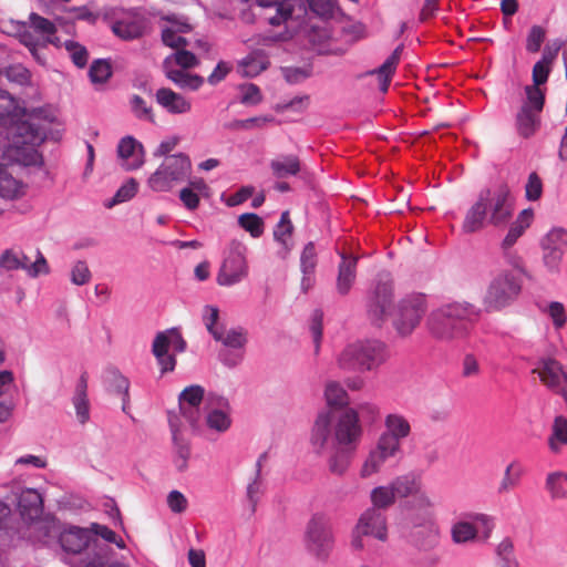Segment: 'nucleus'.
Returning a JSON list of instances; mask_svg holds the SVG:
<instances>
[{
  "label": "nucleus",
  "instance_id": "nucleus-1",
  "mask_svg": "<svg viewBox=\"0 0 567 567\" xmlns=\"http://www.w3.org/2000/svg\"><path fill=\"white\" fill-rule=\"evenodd\" d=\"M19 111L16 100L0 90V120L7 126L9 147L25 165L37 164L40 155L35 147L47 138V126L52 120L41 109L23 112L22 116H19Z\"/></svg>",
  "mask_w": 567,
  "mask_h": 567
},
{
  "label": "nucleus",
  "instance_id": "nucleus-2",
  "mask_svg": "<svg viewBox=\"0 0 567 567\" xmlns=\"http://www.w3.org/2000/svg\"><path fill=\"white\" fill-rule=\"evenodd\" d=\"M514 204L506 184L484 188L465 214L462 229L466 234L483 230L487 225L504 227L513 216Z\"/></svg>",
  "mask_w": 567,
  "mask_h": 567
},
{
  "label": "nucleus",
  "instance_id": "nucleus-3",
  "mask_svg": "<svg viewBox=\"0 0 567 567\" xmlns=\"http://www.w3.org/2000/svg\"><path fill=\"white\" fill-rule=\"evenodd\" d=\"M390 486L395 497L406 498L412 496L410 502L412 513V523L416 527H422L413 534L415 544L422 549L434 547L439 540V529L432 522V502L430 497L421 489V480L408 473L395 477Z\"/></svg>",
  "mask_w": 567,
  "mask_h": 567
},
{
  "label": "nucleus",
  "instance_id": "nucleus-4",
  "mask_svg": "<svg viewBox=\"0 0 567 567\" xmlns=\"http://www.w3.org/2000/svg\"><path fill=\"white\" fill-rule=\"evenodd\" d=\"M480 316V310L467 301H453L433 309L426 328L430 336L445 343L466 339Z\"/></svg>",
  "mask_w": 567,
  "mask_h": 567
},
{
  "label": "nucleus",
  "instance_id": "nucleus-5",
  "mask_svg": "<svg viewBox=\"0 0 567 567\" xmlns=\"http://www.w3.org/2000/svg\"><path fill=\"white\" fill-rule=\"evenodd\" d=\"M361 434L357 411L348 409L336 417L333 411L324 410L315 421L310 442L316 453L321 454L330 442L332 446L357 449Z\"/></svg>",
  "mask_w": 567,
  "mask_h": 567
},
{
  "label": "nucleus",
  "instance_id": "nucleus-6",
  "mask_svg": "<svg viewBox=\"0 0 567 567\" xmlns=\"http://www.w3.org/2000/svg\"><path fill=\"white\" fill-rule=\"evenodd\" d=\"M18 507L21 516L32 522L29 527L30 536L33 537L34 540L41 542L50 547L61 548L64 554V561L69 563L71 529L64 528L55 518L35 520L43 512L41 494L33 488L22 491L18 499Z\"/></svg>",
  "mask_w": 567,
  "mask_h": 567
},
{
  "label": "nucleus",
  "instance_id": "nucleus-7",
  "mask_svg": "<svg viewBox=\"0 0 567 567\" xmlns=\"http://www.w3.org/2000/svg\"><path fill=\"white\" fill-rule=\"evenodd\" d=\"M388 359V350L378 340H359L348 344L338 355L341 370L365 372L378 369Z\"/></svg>",
  "mask_w": 567,
  "mask_h": 567
},
{
  "label": "nucleus",
  "instance_id": "nucleus-8",
  "mask_svg": "<svg viewBox=\"0 0 567 567\" xmlns=\"http://www.w3.org/2000/svg\"><path fill=\"white\" fill-rule=\"evenodd\" d=\"M192 161L185 153L165 156L156 171L151 174L147 185L153 192L166 193L190 177Z\"/></svg>",
  "mask_w": 567,
  "mask_h": 567
},
{
  "label": "nucleus",
  "instance_id": "nucleus-9",
  "mask_svg": "<svg viewBox=\"0 0 567 567\" xmlns=\"http://www.w3.org/2000/svg\"><path fill=\"white\" fill-rule=\"evenodd\" d=\"M522 291V280L511 270H503L488 284L483 296L486 312H494L509 306Z\"/></svg>",
  "mask_w": 567,
  "mask_h": 567
},
{
  "label": "nucleus",
  "instance_id": "nucleus-10",
  "mask_svg": "<svg viewBox=\"0 0 567 567\" xmlns=\"http://www.w3.org/2000/svg\"><path fill=\"white\" fill-rule=\"evenodd\" d=\"M427 310L426 296L411 293L402 298L394 310L393 327L399 336L405 338L421 323Z\"/></svg>",
  "mask_w": 567,
  "mask_h": 567
},
{
  "label": "nucleus",
  "instance_id": "nucleus-11",
  "mask_svg": "<svg viewBox=\"0 0 567 567\" xmlns=\"http://www.w3.org/2000/svg\"><path fill=\"white\" fill-rule=\"evenodd\" d=\"M246 250V246L239 240L234 239L229 243L216 276L219 286H235L248 276Z\"/></svg>",
  "mask_w": 567,
  "mask_h": 567
},
{
  "label": "nucleus",
  "instance_id": "nucleus-12",
  "mask_svg": "<svg viewBox=\"0 0 567 567\" xmlns=\"http://www.w3.org/2000/svg\"><path fill=\"white\" fill-rule=\"evenodd\" d=\"M544 105V90H537L536 87L529 90L528 96H526L515 116V128L520 137L530 138L537 133L542 123L540 114Z\"/></svg>",
  "mask_w": 567,
  "mask_h": 567
},
{
  "label": "nucleus",
  "instance_id": "nucleus-13",
  "mask_svg": "<svg viewBox=\"0 0 567 567\" xmlns=\"http://www.w3.org/2000/svg\"><path fill=\"white\" fill-rule=\"evenodd\" d=\"M363 536H371L380 542L388 540L386 516L378 508H367L360 515L352 532L351 547L353 550L364 548Z\"/></svg>",
  "mask_w": 567,
  "mask_h": 567
},
{
  "label": "nucleus",
  "instance_id": "nucleus-14",
  "mask_svg": "<svg viewBox=\"0 0 567 567\" xmlns=\"http://www.w3.org/2000/svg\"><path fill=\"white\" fill-rule=\"evenodd\" d=\"M542 261L548 274H560L564 255L567 249V229L554 227L540 239Z\"/></svg>",
  "mask_w": 567,
  "mask_h": 567
},
{
  "label": "nucleus",
  "instance_id": "nucleus-15",
  "mask_svg": "<svg viewBox=\"0 0 567 567\" xmlns=\"http://www.w3.org/2000/svg\"><path fill=\"white\" fill-rule=\"evenodd\" d=\"M308 549L318 558H326L333 547V536L329 519L320 514L313 515L306 532Z\"/></svg>",
  "mask_w": 567,
  "mask_h": 567
},
{
  "label": "nucleus",
  "instance_id": "nucleus-16",
  "mask_svg": "<svg viewBox=\"0 0 567 567\" xmlns=\"http://www.w3.org/2000/svg\"><path fill=\"white\" fill-rule=\"evenodd\" d=\"M540 382L567 404V369L556 359L542 360L533 370Z\"/></svg>",
  "mask_w": 567,
  "mask_h": 567
},
{
  "label": "nucleus",
  "instance_id": "nucleus-17",
  "mask_svg": "<svg viewBox=\"0 0 567 567\" xmlns=\"http://www.w3.org/2000/svg\"><path fill=\"white\" fill-rule=\"evenodd\" d=\"M111 29L120 39L131 41L145 34L147 20L136 10L122 11L114 16Z\"/></svg>",
  "mask_w": 567,
  "mask_h": 567
},
{
  "label": "nucleus",
  "instance_id": "nucleus-18",
  "mask_svg": "<svg viewBox=\"0 0 567 567\" xmlns=\"http://www.w3.org/2000/svg\"><path fill=\"white\" fill-rule=\"evenodd\" d=\"M205 390L202 385L186 386L178 396L179 410L193 429H196L200 420L199 406L203 402Z\"/></svg>",
  "mask_w": 567,
  "mask_h": 567
},
{
  "label": "nucleus",
  "instance_id": "nucleus-19",
  "mask_svg": "<svg viewBox=\"0 0 567 567\" xmlns=\"http://www.w3.org/2000/svg\"><path fill=\"white\" fill-rule=\"evenodd\" d=\"M400 449L401 447L391 443L389 439L385 440L380 437L375 449L369 453L367 460L364 461L360 470V476L362 478H367L378 473L389 458L396 455Z\"/></svg>",
  "mask_w": 567,
  "mask_h": 567
},
{
  "label": "nucleus",
  "instance_id": "nucleus-20",
  "mask_svg": "<svg viewBox=\"0 0 567 567\" xmlns=\"http://www.w3.org/2000/svg\"><path fill=\"white\" fill-rule=\"evenodd\" d=\"M393 296L392 285L389 282H379L375 287L373 297L368 305V313L374 324L380 326L391 307Z\"/></svg>",
  "mask_w": 567,
  "mask_h": 567
},
{
  "label": "nucleus",
  "instance_id": "nucleus-21",
  "mask_svg": "<svg viewBox=\"0 0 567 567\" xmlns=\"http://www.w3.org/2000/svg\"><path fill=\"white\" fill-rule=\"evenodd\" d=\"M169 427L174 445V464L179 472H184L190 457V444L183 435L176 416L169 417Z\"/></svg>",
  "mask_w": 567,
  "mask_h": 567
},
{
  "label": "nucleus",
  "instance_id": "nucleus-22",
  "mask_svg": "<svg viewBox=\"0 0 567 567\" xmlns=\"http://www.w3.org/2000/svg\"><path fill=\"white\" fill-rule=\"evenodd\" d=\"M167 24L162 28V41L166 47L181 49L187 45V41L181 33L190 31L187 22L178 21L175 17L164 19Z\"/></svg>",
  "mask_w": 567,
  "mask_h": 567
},
{
  "label": "nucleus",
  "instance_id": "nucleus-23",
  "mask_svg": "<svg viewBox=\"0 0 567 567\" xmlns=\"http://www.w3.org/2000/svg\"><path fill=\"white\" fill-rule=\"evenodd\" d=\"M155 99L169 114H185L192 109V103L187 99L168 87L158 89Z\"/></svg>",
  "mask_w": 567,
  "mask_h": 567
},
{
  "label": "nucleus",
  "instance_id": "nucleus-24",
  "mask_svg": "<svg viewBox=\"0 0 567 567\" xmlns=\"http://www.w3.org/2000/svg\"><path fill=\"white\" fill-rule=\"evenodd\" d=\"M118 157L126 169H136L143 164V146L134 137H123L117 145Z\"/></svg>",
  "mask_w": 567,
  "mask_h": 567
},
{
  "label": "nucleus",
  "instance_id": "nucleus-25",
  "mask_svg": "<svg viewBox=\"0 0 567 567\" xmlns=\"http://www.w3.org/2000/svg\"><path fill=\"white\" fill-rule=\"evenodd\" d=\"M384 425L386 431L380 437L389 439L391 443L401 447V441L411 433L409 421L401 414H389L385 417Z\"/></svg>",
  "mask_w": 567,
  "mask_h": 567
},
{
  "label": "nucleus",
  "instance_id": "nucleus-26",
  "mask_svg": "<svg viewBox=\"0 0 567 567\" xmlns=\"http://www.w3.org/2000/svg\"><path fill=\"white\" fill-rule=\"evenodd\" d=\"M358 258L341 254V262L338 267L337 291L341 296L349 293L357 277Z\"/></svg>",
  "mask_w": 567,
  "mask_h": 567
},
{
  "label": "nucleus",
  "instance_id": "nucleus-27",
  "mask_svg": "<svg viewBox=\"0 0 567 567\" xmlns=\"http://www.w3.org/2000/svg\"><path fill=\"white\" fill-rule=\"evenodd\" d=\"M163 69L167 79L174 82L181 89H188L190 91L198 90L203 83L204 79L197 74H190L185 72L184 70L173 69L171 58H166L163 62Z\"/></svg>",
  "mask_w": 567,
  "mask_h": 567
},
{
  "label": "nucleus",
  "instance_id": "nucleus-28",
  "mask_svg": "<svg viewBox=\"0 0 567 567\" xmlns=\"http://www.w3.org/2000/svg\"><path fill=\"white\" fill-rule=\"evenodd\" d=\"M75 399L73 405L75 409L76 421L84 425L90 421L91 416V404L87 398V374L82 373L75 389Z\"/></svg>",
  "mask_w": 567,
  "mask_h": 567
},
{
  "label": "nucleus",
  "instance_id": "nucleus-29",
  "mask_svg": "<svg viewBox=\"0 0 567 567\" xmlns=\"http://www.w3.org/2000/svg\"><path fill=\"white\" fill-rule=\"evenodd\" d=\"M403 52V45L400 44L394 49L391 55L380 65L378 69L370 72V74H377L379 79L380 90L385 93L389 90L392 78L400 63L401 55Z\"/></svg>",
  "mask_w": 567,
  "mask_h": 567
},
{
  "label": "nucleus",
  "instance_id": "nucleus-30",
  "mask_svg": "<svg viewBox=\"0 0 567 567\" xmlns=\"http://www.w3.org/2000/svg\"><path fill=\"white\" fill-rule=\"evenodd\" d=\"M548 449L554 454H559L567 446V417L564 415L555 416L550 434L547 439Z\"/></svg>",
  "mask_w": 567,
  "mask_h": 567
},
{
  "label": "nucleus",
  "instance_id": "nucleus-31",
  "mask_svg": "<svg viewBox=\"0 0 567 567\" xmlns=\"http://www.w3.org/2000/svg\"><path fill=\"white\" fill-rule=\"evenodd\" d=\"M24 193V184L14 178L7 167L0 165V196L6 199H17Z\"/></svg>",
  "mask_w": 567,
  "mask_h": 567
},
{
  "label": "nucleus",
  "instance_id": "nucleus-32",
  "mask_svg": "<svg viewBox=\"0 0 567 567\" xmlns=\"http://www.w3.org/2000/svg\"><path fill=\"white\" fill-rule=\"evenodd\" d=\"M333 451L328 460L330 473L341 476L343 475L351 463V457L355 449L346 446H332Z\"/></svg>",
  "mask_w": 567,
  "mask_h": 567
},
{
  "label": "nucleus",
  "instance_id": "nucleus-33",
  "mask_svg": "<svg viewBox=\"0 0 567 567\" xmlns=\"http://www.w3.org/2000/svg\"><path fill=\"white\" fill-rule=\"evenodd\" d=\"M532 219V210L525 209L520 212L516 220L511 224L505 238L501 243V246L513 247L518 238L523 236L526 229L530 226Z\"/></svg>",
  "mask_w": 567,
  "mask_h": 567
},
{
  "label": "nucleus",
  "instance_id": "nucleus-34",
  "mask_svg": "<svg viewBox=\"0 0 567 567\" xmlns=\"http://www.w3.org/2000/svg\"><path fill=\"white\" fill-rule=\"evenodd\" d=\"M545 488L554 501L567 499V473L554 471L547 474Z\"/></svg>",
  "mask_w": 567,
  "mask_h": 567
},
{
  "label": "nucleus",
  "instance_id": "nucleus-35",
  "mask_svg": "<svg viewBox=\"0 0 567 567\" xmlns=\"http://www.w3.org/2000/svg\"><path fill=\"white\" fill-rule=\"evenodd\" d=\"M30 28L34 30L43 40L54 45H59V39L54 35L56 32L55 24L47 18L32 12L29 16Z\"/></svg>",
  "mask_w": 567,
  "mask_h": 567
},
{
  "label": "nucleus",
  "instance_id": "nucleus-36",
  "mask_svg": "<svg viewBox=\"0 0 567 567\" xmlns=\"http://www.w3.org/2000/svg\"><path fill=\"white\" fill-rule=\"evenodd\" d=\"M270 168L277 178L295 176L300 172V161L296 155H284L272 159Z\"/></svg>",
  "mask_w": 567,
  "mask_h": 567
},
{
  "label": "nucleus",
  "instance_id": "nucleus-37",
  "mask_svg": "<svg viewBox=\"0 0 567 567\" xmlns=\"http://www.w3.org/2000/svg\"><path fill=\"white\" fill-rule=\"evenodd\" d=\"M495 558L499 567H519L511 537H504L495 547Z\"/></svg>",
  "mask_w": 567,
  "mask_h": 567
},
{
  "label": "nucleus",
  "instance_id": "nucleus-38",
  "mask_svg": "<svg viewBox=\"0 0 567 567\" xmlns=\"http://www.w3.org/2000/svg\"><path fill=\"white\" fill-rule=\"evenodd\" d=\"M524 468L518 462H512L505 468L503 478L498 486V493L505 494L516 488L519 485Z\"/></svg>",
  "mask_w": 567,
  "mask_h": 567
},
{
  "label": "nucleus",
  "instance_id": "nucleus-39",
  "mask_svg": "<svg viewBox=\"0 0 567 567\" xmlns=\"http://www.w3.org/2000/svg\"><path fill=\"white\" fill-rule=\"evenodd\" d=\"M22 266L20 269L27 271L30 277H38L49 272V266L43 255L35 250L33 256L22 252Z\"/></svg>",
  "mask_w": 567,
  "mask_h": 567
},
{
  "label": "nucleus",
  "instance_id": "nucleus-40",
  "mask_svg": "<svg viewBox=\"0 0 567 567\" xmlns=\"http://www.w3.org/2000/svg\"><path fill=\"white\" fill-rule=\"evenodd\" d=\"M269 61L260 54H250L239 64V72L243 76L255 78L267 70Z\"/></svg>",
  "mask_w": 567,
  "mask_h": 567
},
{
  "label": "nucleus",
  "instance_id": "nucleus-41",
  "mask_svg": "<svg viewBox=\"0 0 567 567\" xmlns=\"http://www.w3.org/2000/svg\"><path fill=\"white\" fill-rule=\"evenodd\" d=\"M396 497L390 484L374 487L370 493L371 508H378L380 512L391 507Z\"/></svg>",
  "mask_w": 567,
  "mask_h": 567
},
{
  "label": "nucleus",
  "instance_id": "nucleus-42",
  "mask_svg": "<svg viewBox=\"0 0 567 567\" xmlns=\"http://www.w3.org/2000/svg\"><path fill=\"white\" fill-rule=\"evenodd\" d=\"M213 338L224 346L235 349L243 348L247 342V333L243 328L230 329L228 331L221 329L217 333H214Z\"/></svg>",
  "mask_w": 567,
  "mask_h": 567
},
{
  "label": "nucleus",
  "instance_id": "nucleus-43",
  "mask_svg": "<svg viewBox=\"0 0 567 567\" xmlns=\"http://www.w3.org/2000/svg\"><path fill=\"white\" fill-rule=\"evenodd\" d=\"M452 539L456 544L474 540L478 536V528L470 520L457 522L452 527Z\"/></svg>",
  "mask_w": 567,
  "mask_h": 567
},
{
  "label": "nucleus",
  "instance_id": "nucleus-44",
  "mask_svg": "<svg viewBox=\"0 0 567 567\" xmlns=\"http://www.w3.org/2000/svg\"><path fill=\"white\" fill-rule=\"evenodd\" d=\"M95 543L92 524L89 527L73 526V554L80 553Z\"/></svg>",
  "mask_w": 567,
  "mask_h": 567
},
{
  "label": "nucleus",
  "instance_id": "nucleus-45",
  "mask_svg": "<svg viewBox=\"0 0 567 567\" xmlns=\"http://www.w3.org/2000/svg\"><path fill=\"white\" fill-rule=\"evenodd\" d=\"M468 519L478 528V536L481 540L487 542L495 528V520L492 516L483 513H475L468 515Z\"/></svg>",
  "mask_w": 567,
  "mask_h": 567
},
{
  "label": "nucleus",
  "instance_id": "nucleus-46",
  "mask_svg": "<svg viewBox=\"0 0 567 567\" xmlns=\"http://www.w3.org/2000/svg\"><path fill=\"white\" fill-rule=\"evenodd\" d=\"M502 256L505 261V264L509 267H512L514 270L519 272L520 275L525 276L526 278L530 279V275L526 269L525 260L520 256V254L513 249V247H505L501 246Z\"/></svg>",
  "mask_w": 567,
  "mask_h": 567
},
{
  "label": "nucleus",
  "instance_id": "nucleus-47",
  "mask_svg": "<svg viewBox=\"0 0 567 567\" xmlns=\"http://www.w3.org/2000/svg\"><path fill=\"white\" fill-rule=\"evenodd\" d=\"M324 396L329 406H342L348 403L346 390L336 381L327 383Z\"/></svg>",
  "mask_w": 567,
  "mask_h": 567
},
{
  "label": "nucleus",
  "instance_id": "nucleus-48",
  "mask_svg": "<svg viewBox=\"0 0 567 567\" xmlns=\"http://www.w3.org/2000/svg\"><path fill=\"white\" fill-rule=\"evenodd\" d=\"M138 189V183L134 178H130L123 184L110 202L105 204L106 207L112 208L115 205L132 199Z\"/></svg>",
  "mask_w": 567,
  "mask_h": 567
},
{
  "label": "nucleus",
  "instance_id": "nucleus-49",
  "mask_svg": "<svg viewBox=\"0 0 567 567\" xmlns=\"http://www.w3.org/2000/svg\"><path fill=\"white\" fill-rule=\"evenodd\" d=\"M267 460V454L262 453L259 455L257 463H256V477L247 487V497L249 502L252 505V509L255 511V506L258 502V496L261 494V480H260V473L264 462Z\"/></svg>",
  "mask_w": 567,
  "mask_h": 567
},
{
  "label": "nucleus",
  "instance_id": "nucleus-50",
  "mask_svg": "<svg viewBox=\"0 0 567 567\" xmlns=\"http://www.w3.org/2000/svg\"><path fill=\"white\" fill-rule=\"evenodd\" d=\"M238 224L255 238L261 236L264 233V221L256 214L246 213L240 215Z\"/></svg>",
  "mask_w": 567,
  "mask_h": 567
},
{
  "label": "nucleus",
  "instance_id": "nucleus-51",
  "mask_svg": "<svg viewBox=\"0 0 567 567\" xmlns=\"http://www.w3.org/2000/svg\"><path fill=\"white\" fill-rule=\"evenodd\" d=\"M546 33L547 32L544 27L538 24L533 25L526 38V51L529 53H537L546 39Z\"/></svg>",
  "mask_w": 567,
  "mask_h": 567
},
{
  "label": "nucleus",
  "instance_id": "nucleus-52",
  "mask_svg": "<svg viewBox=\"0 0 567 567\" xmlns=\"http://www.w3.org/2000/svg\"><path fill=\"white\" fill-rule=\"evenodd\" d=\"M112 75L111 64L105 60H96L89 70V76L92 83H104Z\"/></svg>",
  "mask_w": 567,
  "mask_h": 567
},
{
  "label": "nucleus",
  "instance_id": "nucleus-53",
  "mask_svg": "<svg viewBox=\"0 0 567 567\" xmlns=\"http://www.w3.org/2000/svg\"><path fill=\"white\" fill-rule=\"evenodd\" d=\"M92 530L95 539L96 537H101L103 540L114 544L120 549H124L126 547L125 542L106 525L92 523Z\"/></svg>",
  "mask_w": 567,
  "mask_h": 567
},
{
  "label": "nucleus",
  "instance_id": "nucleus-54",
  "mask_svg": "<svg viewBox=\"0 0 567 567\" xmlns=\"http://www.w3.org/2000/svg\"><path fill=\"white\" fill-rule=\"evenodd\" d=\"M206 423L212 430L225 432L229 429L231 420L227 413L220 410H213L207 414Z\"/></svg>",
  "mask_w": 567,
  "mask_h": 567
},
{
  "label": "nucleus",
  "instance_id": "nucleus-55",
  "mask_svg": "<svg viewBox=\"0 0 567 567\" xmlns=\"http://www.w3.org/2000/svg\"><path fill=\"white\" fill-rule=\"evenodd\" d=\"M551 72V68L544 65L539 62H536L532 70V79L533 84L527 85L525 87L526 96H528L529 90H533V87L537 90H542L540 85L545 84L548 81L549 74Z\"/></svg>",
  "mask_w": 567,
  "mask_h": 567
},
{
  "label": "nucleus",
  "instance_id": "nucleus-56",
  "mask_svg": "<svg viewBox=\"0 0 567 567\" xmlns=\"http://www.w3.org/2000/svg\"><path fill=\"white\" fill-rule=\"evenodd\" d=\"M131 110L138 120L154 122V113L146 101L140 95H133L131 99Z\"/></svg>",
  "mask_w": 567,
  "mask_h": 567
},
{
  "label": "nucleus",
  "instance_id": "nucleus-57",
  "mask_svg": "<svg viewBox=\"0 0 567 567\" xmlns=\"http://www.w3.org/2000/svg\"><path fill=\"white\" fill-rule=\"evenodd\" d=\"M109 382L116 393L123 395V410L128 401V380L117 371L110 372Z\"/></svg>",
  "mask_w": 567,
  "mask_h": 567
},
{
  "label": "nucleus",
  "instance_id": "nucleus-58",
  "mask_svg": "<svg viewBox=\"0 0 567 567\" xmlns=\"http://www.w3.org/2000/svg\"><path fill=\"white\" fill-rule=\"evenodd\" d=\"M563 45L564 42L560 39H555L548 42L544 47L542 58L538 62L553 69V64L556 61Z\"/></svg>",
  "mask_w": 567,
  "mask_h": 567
},
{
  "label": "nucleus",
  "instance_id": "nucleus-59",
  "mask_svg": "<svg viewBox=\"0 0 567 567\" xmlns=\"http://www.w3.org/2000/svg\"><path fill=\"white\" fill-rule=\"evenodd\" d=\"M317 267V254L313 243H308L300 256V268L302 272H315Z\"/></svg>",
  "mask_w": 567,
  "mask_h": 567
},
{
  "label": "nucleus",
  "instance_id": "nucleus-60",
  "mask_svg": "<svg viewBox=\"0 0 567 567\" xmlns=\"http://www.w3.org/2000/svg\"><path fill=\"white\" fill-rule=\"evenodd\" d=\"M285 80L290 84H296L305 81L311 75V68L305 66H286L281 69Z\"/></svg>",
  "mask_w": 567,
  "mask_h": 567
},
{
  "label": "nucleus",
  "instance_id": "nucleus-61",
  "mask_svg": "<svg viewBox=\"0 0 567 567\" xmlns=\"http://www.w3.org/2000/svg\"><path fill=\"white\" fill-rule=\"evenodd\" d=\"M22 251L7 249L0 256V267L6 270H17L22 266Z\"/></svg>",
  "mask_w": 567,
  "mask_h": 567
},
{
  "label": "nucleus",
  "instance_id": "nucleus-62",
  "mask_svg": "<svg viewBox=\"0 0 567 567\" xmlns=\"http://www.w3.org/2000/svg\"><path fill=\"white\" fill-rule=\"evenodd\" d=\"M177 51L171 54V62L173 61L183 69H190L198 64V59L190 51L184 50L183 48L176 49Z\"/></svg>",
  "mask_w": 567,
  "mask_h": 567
},
{
  "label": "nucleus",
  "instance_id": "nucleus-63",
  "mask_svg": "<svg viewBox=\"0 0 567 567\" xmlns=\"http://www.w3.org/2000/svg\"><path fill=\"white\" fill-rule=\"evenodd\" d=\"M240 90L243 92L240 99L243 104L257 105L262 101L260 89L256 84L249 83L241 85Z\"/></svg>",
  "mask_w": 567,
  "mask_h": 567
},
{
  "label": "nucleus",
  "instance_id": "nucleus-64",
  "mask_svg": "<svg viewBox=\"0 0 567 567\" xmlns=\"http://www.w3.org/2000/svg\"><path fill=\"white\" fill-rule=\"evenodd\" d=\"M525 190L528 200H537L540 198L543 194V182L537 173L533 172L529 174Z\"/></svg>",
  "mask_w": 567,
  "mask_h": 567
}]
</instances>
